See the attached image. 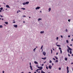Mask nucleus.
<instances>
[{
  "instance_id": "35",
  "label": "nucleus",
  "mask_w": 73,
  "mask_h": 73,
  "mask_svg": "<svg viewBox=\"0 0 73 73\" xmlns=\"http://www.w3.org/2000/svg\"><path fill=\"white\" fill-rule=\"evenodd\" d=\"M66 32H68V30L67 29H66Z\"/></svg>"
},
{
  "instance_id": "54",
  "label": "nucleus",
  "mask_w": 73,
  "mask_h": 73,
  "mask_svg": "<svg viewBox=\"0 0 73 73\" xmlns=\"http://www.w3.org/2000/svg\"><path fill=\"white\" fill-rule=\"evenodd\" d=\"M1 20H4V19H3V18H2Z\"/></svg>"
},
{
  "instance_id": "2",
  "label": "nucleus",
  "mask_w": 73,
  "mask_h": 73,
  "mask_svg": "<svg viewBox=\"0 0 73 73\" xmlns=\"http://www.w3.org/2000/svg\"><path fill=\"white\" fill-rule=\"evenodd\" d=\"M42 67H40V68L39 69H37V70H36V72H38V70H42Z\"/></svg>"
},
{
  "instance_id": "51",
  "label": "nucleus",
  "mask_w": 73,
  "mask_h": 73,
  "mask_svg": "<svg viewBox=\"0 0 73 73\" xmlns=\"http://www.w3.org/2000/svg\"><path fill=\"white\" fill-rule=\"evenodd\" d=\"M3 73H4V71H3Z\"/></svg>"
},
{
  "instance_id": "7",
  "label": "nucleus",
  "mask_w": 73,
  "mask_h": 73,
  "mask_svg": "<svg viewBox=\"0 0 73 73\" xmlns=\"http://www.w3.org/2000/svg\"><path fill=\"white\" fill-rule=\"evenodd\" d=\"M6 7L7 8H10V7L9 6V5H6Z\"/></svg>"
},
{
  "instance_id": "1",
  "label": "nucleus",
  "mask_w": 73,
  "mask_h": 73,
  "mask_svg": "<svg viewBox=\"0 0 73 73\" xmlns=\"http://www.w3.org/2000/svg\"><path fill=\"white\" fill-rule=\"evenodd\" d=\"M67 48H68V49H67V52L68 53H70V54H72V51L71 50H72V49L70 48L69 46H68V45H67ZM69 50H70V52H69Z\"/></svg>"
},
{
  "instance_id": "24",
  "label": "nucleus",
  "mask_w": 73,
  "mask_h": 73,
  "mask_svg": "<svg viewBox=\"0 0 73 73\" xmlns=\"http://www.w3.org/2000/svg\"><path fill=\"white\" fill-rule=\"evenodd\" d=\"M3 7H1L0 8L1 10H3Z\"/></svg>"
},
{
  "instance_id": "50",
  "label": "nucleus",
  "mask_w": 73,
  "mask_h": 73,
  "mask_svg": "<svg viewBox=\"0 0 73 73\" xmlns=\"http://www.w3.org/2000/svg\"><path fill=\"white\" fill-rule=\"evenodd\" d=\"M31 70H33V69L32 68H31Z\"/></svg>"
},
{
  "instance_id": "37",
  "label": "nucleus",
  "mask_w": 73,
  "mask_h": 73,
  "mask_svg": "<svg viewBox=\"0 0 73 73\" xmlns=\"http://www.w3.org/2000/svg\"><path fill=\"white\" fill-rule=\"evenodd\" d=\"M59 70H61V68H59Z\"/></svg>"
},
{
  "instance_id": "42",
  "label": "nucleus",
  "mask_w": 73,
  "mask_h": 73,
  "mask_svg": "<svg viewBox=\"0 0 73 73\" xmlns=\"http://www.w3.org/2000/svg\"><path fill=\"white\" fill-rule=\"evenodd\" d=\"M41 67H38V68L39 69H40V68Z\"/></svg>"
},
{
  "instance_id": "53",
  "label": "nucleus",
  "mask_w": 73,
  "mask_h": 73,
  "mask_svg": "<svg viewBox=\"0 0 73 73\" xmlns=\"http://www.w3.org/2000/svg\"><path fill=\"white\" fill-rule=\"evenodd\" d=\"M52 49H53V50H54V48H52Z\"/></svg>"
},
{
  "instance_id": "8",
  "label": "nucleus",
  "mask_w": 73,
  "mask_h": 73,
  "mask_svg": "<svg viewBox=\"0 0 73 73\" xmlns=\"http://www.w3.org/2000/svg\"><path fill=\"white\" fill-rule=\"evenodd\" d=\"M64 60H65V61H67V60H68V58L66 57L65 58H64Z\"/></svg>"
},
{
  "instance_id": "36",
  "label": "nucleus",
  "mask_w": 73,
  "mask_h": 73,
  "mask_svg": "<svg viewBox=\"0 0 73 73\" xmlns=\"http://www.w3.org/2000/svg\"><path fill=\"white\" fill-rule=\"evenodd\" d=\"M61 38H63V36L62 35H61Z\"/></svg>"
},
{
  "instance_id": "34",
  "label": "nucleus",
  "mask_w": 73,
  "mask_h": 73,
  "mask_svg": "<svg viewBox=\"0 0 73 73\" xmlns=\"http://www.w3.org/2000/svg\"><path fill=\"white\" fill-rule=\"evenodd\" d=\"M30 68H32V66H30Z\"/></svg>"
},
{
  "instance_id": "49",
  "label": "nucleus",
  "mask_w": 73,
  "mask_h": 73,
  "mask_svg": "<svg viewBox=\"0 0 73 73\" xmlns=\"http://www.w3.org/2000/svg\"><path fill=\"white\" fill-rule=\"evenodd\" d=\"M44 64H45V63H46V61H45V62H44Z\"/></svg>"
},
{
  "instance_id": "5",
  "label": "nucleus",
  "mask_w": 73,
  "mask_h": 73,
  "mask_svg": "<svg viewBox=\"0 0 73 73\" xmlns=\"http://www.w3.org/2000/svg\"><path fill=\"white\" fill-rule=\"evenodd\" d=\"M40 8V7H37L36 8H35V9L37 10V9H38Z\"/></svg>"
},
{
  "instance_id": "46",
  "label": "nucleus",
  "mask_w": 73,
  "mask_h": 73,
  "mask_svg": "<svg viewBox=\"0 0 73 73\" xmlns=\"http://www.w3.org/2000/svg\"><path fill=\"white\" fill-rule=\"evenodd\" d=\"M29 64H30V66H31V63H30Z\"/></svg>"
},
{
  "instance_id": "44",
  "label": "nucleus",
  "mask_w": 73,
  "mask_h": 73,
  "mask_svg": "<svg viewBox=\"0 0 73 73\" xmlns=\"http://www.w3.org/2000/svg\"><path fill=\"white\" fill-rule=\"evenodd\" d=\"M70 37V35H68V37Z\"/></svg>"
},
{
  "instance_id": "47",
  "label": "nucleus",
  "mask_w": 73,
  "mask_h": 73,
  "mask_svg": "<svg viewBox=\"0 0 73 73\" xmlns=\"http://www.w3.org/2000/svg\"><path fill=\"white\" fill-rule=\"evenodd\" d=\"M58 54V52H57L56 53V55H57Z\"/></svg>"
},
{
  "instance_id": "45",
  "label": "nucleus",
  "mask_w": 73,
  "mask_h": 73,
  "mask_svg": "<svg viewBox=\"0 0 73 73\" xmlns=\"http://www.w3.org/2000/svg\"><path fill=\"white\" fill-rule=\"evenodd\" d=\"M23 17H26V16L25 15H23Z\"/></svg>"
},
{
  "instance_id": "14",
  "label": "nucleus",
  "mask_w": 73,
  "mask_h": 73,
  "mask_svg": "<svg viewBox=\"0 0 73 73\" xmlns=\"http://www.w3.org/2000/svg\"><path fill=\"white\" fill-rule=\"evenodd\" d=\"M51 10V9L50 8H49L48 9L49 12H50Z\"/></svg>"
},
{
  "instance_id": "26",
  "label": "nucleus",
  "mask_w": 73,
  "mask_h": 73,
  "mask_svg": "<svg viewBox=\"0 0 73 73\" xmlns=\"http://www.w3.org/2000/svg\"><path fill=\"white\" fill-rule=\"evenodd\" d=\"M67 73H69V70H67Z\"/></svg>"
},
{
  "instance_id": "29",
  "label": "nucleus",
  "mask_w": 73,
  "mask_h": 73,
  "mask_svg": "<svg viewBox=\"0 0 73 73\" xmlns=\"http://www.w3.org/2000/svg\"><path fill=\"white\" fill-rule=\"evenodd\" d=\"M49 63H52V60H50L49 61Z\"/></svg>"
},
{
  "instance_id": "31",
  "label": "nucleus",
  "mask_w": 73,
  "mask_h": 73,
  "mask_svg": "<svg viewBox=\"0 0 73 73\" xmlns=\"http://www.w3.org/2000/svg\"><path fill=\"white\" fill-rule=\"evenodd\" d=\"M59 49L61 50V47H59Z\"/></svg>"
},
{
  "instance_id": "39",
  "label": "nucleus",
  "mask_w": 73,
  "mask_h": 73,
  "mask_svg": "<svg viewBox=\"0 0 73 73\" xmlns=\"http://www.w3.org/2000/svg\"><path fill=\"white\" fill-rule=\"evenodd\" d=\"M56 40H58V37H57L56 38Z\"/></svg>"
},
{
  "instance_id": "9",
  "label": "nucleus",
  "mask_w": 73,
  "mask_h": 73,
  "mask_svg": "<svg viewBox=\"0 0 73 73\" xmlns=\"http://www.w3.org/2000/svg\"><path fill=\"white\" fill-rule=\"evenodd\" d=\"M29 3V2H26V4H28Z\"/></svg>"
},
{
  "instance_id": "25",
  "label": "nucleus",
  "mask_w": 73,
  "mask_h": 73,
  "mask_svg": "<svg viewBox=\"0 0 73 73\" xmlns=\"http://www.w3.org/2000/svg\"><path fill=\"white\" fill-rule=\"evenodd\" d=\"M67 70H69V67H67Z\"/></svg>"
},
{
  "instance_id": "19",
  "label": "nucleus",
  "mask_w": 73,
  "mask_h": 73,
  "mask_svg": "<svg viewBox=\"0 0 73 73\" xmlns=\"http://www.w3.org/2000/svg\"><path fill=\"white\" fill-rule=\"evenodd\" d=\"M42 48H43V45H42L41 47V49H42Z\"/></svg>"
},
{
  "instance_id": "62",
  "label": "nucleus",
  "mask_w": 73,
  "mask_h": 73,
  "mask_svg": "<svg viewBox=\"0 0 73 73\" xmlns=\"http://www.w3.org/2000/svg\"><path fill=\"white\" fill-rule=\"evenodd\" d=\"M52 66L53 65V63H52Z\"/></svg>"
},
{
  "instance_id": "3",
  "label": "nucleus",
  "mask_w": 73,
  "mask_h": 73,
  "mask_svg": "<svg viewBox=\"0 0 73 73\" xmlns=\"http://www.w3.org/2000/svg\"><path fill=\"white\" fill-rule=\"evenodd\" d=\"M43 54H44V55L45 56L46 55V52H42Z\"/></svg>"
},
{
  "instance_id": "63",
  "label": "nucleus",
  "mask_w": 73,
  "mask_h": 73,
  "mask_svg": "<svg viewBox=\"0 0 73 73\" xmlns=\"http://www.w3.org/2000/svg\"><path fill=\"white\" fill-rule=\"evenodd\" d=\"M40 13H41V11H40Z\"/></svg>"
},
{
  "instance_id": "48",
  "label": "nucleus",
  "mask_w": 73,
  "mask_h": 73,
  "mask_svg": "<svg viewBox=\"0 0 73 73\" xmlns=\"http://www.w3.org/2000/svg\"><path fill=\"white\" fill-rule=\"evenodd\" d=\"M42 66H44V64H42Z\"/></svg>"
},
{
  "instance_id": "64",
  "label": "nucleus",
  "mask_w": 73,
  "mask_h": 73,
  "mask_svg": "<svg viewBox=\"0 0 73 73\" xmlns=\"http://www.w3.org/2000/svg\"><path fill=\"white\" fill-rule=\"evenodd\" d=\"M34 73H36V72H34Z\"/></svg>"
},
{
  "instance_id": "10",
  "label": "nucleus",
  "mask_w": 73,
  "mask_h": 73,
  "mask_svg": "<svg viewBox=\"0 0 73 73\" xmlns=\"http://www.w3.org/2000/svg\"><path fill=\"white\" fill-rule=\"evenodd\" d=\"M40 33L41 34H42V33L43 34L44 33V31H41Z\"/></svg>"
},
{
  "instance_id": "28",
  "label": "nucleus",
  "mask_w": 73,
  "mask_h": 73,
  "mask_svg": "<svg viewBox=\"0 0 73 73\" xmlns=\"http://www.w3.org/2000/svg\"><path fill=\"white\" fill-rule=\"evenodd\" d=\"M46 57H45V58H44V60H46Z\"/></svg>"
},
{
  "instance_id": "59",
  "label": "nucleus",
  "mask_w": 73,
  "mask_h": 73,
  "mask_svg": "<svg viewBox=\"0 0 73 73\" xmlns=\"http://www.w3.org/2000/svg\"><path fill=\"white\" fill-rule=\"evenodd\" d=\"M71 64H73V62H72Z\"/></svg>"
},
{
  "instance_id": "17",
  "label": "nucleus",
  "mask_w": 73,
  "mask_h": 73,
  "mask_svg": "<svg viewBox=\"0 0 73 73\" xmlns=\"http://www.w3.org/2000/svg\"><path fill=\"white\" fill-rule=\"evenodd\" d=\"M23 5H25L26 4V3H23Z\"/></svg>"
},
{
  "instance_id": "30",
  "label": "nucleus",
  "mask_w": 73,
  "mask_h": 73,
  "mask_svg": "<svg viewBox=\"0 0 73 73\" xmlns=\"http://www.w3.org/2000/svg\"><path fill=\"white\" fill-rule=\"evenodd\" d=\"M46 68L47 69H48V66H46Z\"/></svg>"
},
{
  "instance_id": "41",
  "label": "nucleus",
  "mask_w": 73,
  "mask_h": 73,
  "mask_svg": "<svg viewBox=\"0 0 73 73\" xmlns=\"http://www.w3.org/2000/svg\"><path fill=\"white\" fill-rule=\"evenodd\" d=\"M68 56H69V57H70V54H68Z\"/></svg>"
},
{
  "instance_id": "61",
  "label": "nucleus",
  "mask_w": 73,
  "mask_h": 73,
  "mask_svg": "<svg viewBox=\"0 0 73 73\" xmlns=\"http://www.w3.org/2000/svg\"><path fill=\"white\" fill-rule=\"evenodd\" d=\"M42 59H43L44 60V58H42Z\"/></svg>"
},
{
  "instance_id": "23",
  "label": "nucleus",
  "mask_w": 73,
  "mask_h": 73,
  "mask_svg": "<svg viewBox=\"0 0 73 73\" xmlns=\"http://www.w3.org/2000/svg\"><path fill=\"white\" fill-rule=\"evenodd\" d=\"M0 28H3V26L1 25H0Z\"/></svg>"
},
{
  "instance_id": "20",
  "label": "nucleus",
  "mask_w": 73,
  "mask_h": 73,
  "mask_svg": "<svg viewBox=\"0 0 73 73\" xmlns=\"http://www.w3.org/2000/svg\"><path fill=\"white\" fill-rule=\"evenodd\" d=\"M66 42L67 43H69V41H68V40H66Z\"/></svg>"
},
{
  "instance_id": "40",
  "label": "nucleus",
  "mask_w": 73,
  "mask_h": 73,
  "mask_svg": "<svg viewBox=\"0 0 73 73\" xmlns=\"http://www.w3.org/2000/svg\"><path fill=\"white\" fill-rule=\"evenodd\" d=\"M0 17H3V16L2 15H0Z\"/></svg>"
},
{
  "instance_id": "13",
  "label": "nucleus",
  "mask_w": 73,
  "mask_h": 73,
  "mask_svg": "<svg viewBox=\"0 0 73 73\" xmlns=\"http://www.w3.org/2000/svg\"><path fill=\"white\" fill-rule=\"evenodd\" d=\"M41 73H45V72H44V71H43V70H41Z\"/></svg>"
},
{
  "instance_id": "22",
  "label": "nucleus",
  "mask_w": 73,
  "mask_h": 73,
  "mask_svg": "<svg viewBox=\"0 0 73 73\" xmlns=\"http://www.w3.org/2000/svg\"><path fill=\"white\" fill-rule=\"evenodd\" d=\"M56 45L57 46H58L59 47H60V45H57V44H56Z\"/></svg>"
},
{
  "instance_id": "56",
  "label": "nucleus",
  "mask_w": 73,
  "mask_h": 73,
  "mask_svg": "<svg viewBox=\"0 0 73 73\" xmlns=\"http://www.w3.org/2000/svg\"><path fill=\"white\" fill-rule=\"evenodd\" d=\"M2 11L1 10H0V12H1Z\"/></svg>"
},
{
  "instance_id": "16",
  "label": "nucleus",
  "mask_w": 73,
  "mask_h": 73,
  "mask_svg": "<svg viewBox=\"0 0 73 73\" xmlns=\"http://www.w3.org/2000/svg\"><path fill=\"white\" fill-rule=\"evenodd\" d=\"M22 9H23V10H25V8H21Z\"/></svg>"
},
{
  "instance_id": "33",
  "label": "nucleus",
  "mask_w": 73,
  "mask_h": 73,
  "mask_svg": "<svg viewBox=\"0 0 73 73\" xmlns=\"http://www.w3.org/2000/svg\"><path fill=\"white\" fill-rule=\"evenodd\" d=\"M53 59L54 60H56V59H55V58H53Z\"/></svg>"
},
{
  "instance_id": "60",
  "label": "nucleus",
  "mask_w": 73,
  "mask_h": 73,
  "mask_svg": "<svg viewBox=\"0 0 73 73\" xmlns=\"http://www.w3.org/2000/svg\"><path fill=\"white\" fill-rule=\"evenodd\" d=\"M28 73H31V72H29Z\"/></svg>"
},
{
  "instance_id": "21",
  "label": "nucleus",
  "mask_w": 73,
  "mask_h": 73,
  "mask_svg": "<svg viewBox=\"0 0 73 73\" xmlns=\"http://www.w3.org/2000/svg\"><path fill=\"white\" fill-rule=\"evenodd\" d=\"M60 53L61 54H62V50H60Z\"/></svg>"
},
{
  "instance_id": "6",
  "label": "nucleus",
  "mask_w": 73,
  "mask_h": 73,
  "mask_svg": "<svg viewBox=\"0 0 73 73\" xmlns=\"http://www.w3.org/2000/svg\"><path fill=\"white\" fill-rule=\"evenodd\" d=\"M13 27H15V28H17V25H13Z\"/></svg>"
},
{
  "instance_id": "11",
  "label": "nucleus",
  "mask_w": 73,
  "mask_h": 73,
  "mask_svg": "<svg viewBox=\"0 0 73 73\" xmlns=\"http://www.w3.org/2000/svg\"><path fill=\"white\" fill-rule=\"evenodd\" d=\"M34 63L35 64H38V63L36 61L34 62Z\"/></svg>"
},
{
  "instance_id": "52",
  "label": "nucleus",
  "mask_w": 73,
  "mask_h": 73,
  "mask_svg": "<svg viewBox=\"0 0 73 73\" xmlns=\"http://www.w3.org/2000/svg\"><path fill=\"white\" fill-rule=\"evenodd\" d=\"M17 13H19V11H17Z\"/></svg>"
},
{
  "instance_id": "18",
  "label": "nucleus",
  "mask_w": 73,
  "mask_h": 73,
  "mask_svg": "<svg viewBox=\"0 0 73 73\" xmlns=\"http://www.w3.org/2000/svg\"><path fill=\"white\" fill-rule=\"evenodd\" d=\"M36 48L34 49L33 50H34V52H35V51H36V50H36Z\"/></svg>"
},
{
  "instance_id": "43",
  "label": "nucleus",
  "mask_w": 73,
  "mask_h": 73,
  "mask_svg": "<svg viewBox=\"0 0 73 73\" xmlns=\"http://www.w3.org/2000/svg\"><path fill=\"white\" fill-rule=\"evenodd\" d=\"M52 50H51V53H52Z\"/></svg>"
},
{
  "instance_id": "12",
  "label": "nucleus",
  "mask_w": 73,
  "mask_h": 73,
  "mask_svg": "<svg viewBox=\"0 0 73 73\" xmlns=\"http://www.w3.org/2000/svg\"><path fill=\"white\" fill-rule=\"evenodd\" d=\"M5 24H6L7 25H8V22H5Z\"/></svg>"
},
{
  "instance_id": "15",
  "label": "nucleus",
  "mask_w": 73,
  "mask_h": 73,
  "mask_svg": "<svg viewBox=\"0 0 73 73\" xmlns=\"http://www.w3.org/2000/svg\"><path fill=\"white\" fill-rule=\"evenodd\" d=\"M55 58H56V60H58V58H57V57L55 56H54Z\"/></svg>"
},
{
  "instance_id": "32",
  "label": "nucleus",
  "mask_w": 73,
  "mask_h": 73,
  "mask_svg": "<svg viewBox=\"0 0 73 73\" xmlns=\"http://www.w3.org/2000/svg\"><path fill=\"white\" fill-rule=\"evenodd\" d=\"M68 21H69V22H70V19H68Z\"/></svg>"
},
{
  "instance_id": "27",
  "label": "nucleus",
  "mask_w": 73,
  "mask_h": 73,
  "mask_svg": "<svg viewBox=\"0 0 73 73\" xmlns=\"http://www.w3.org/2000/svg\"><path fill=\"white\" fill-rule=\"evenodd\" d=\"M40 20H41V19H38V21H40Z\"/></svg>"
},
{
  "instance_id": "57",
  "label": "nucleus",
  "mask_w": 73,
  "mask_h": 73,
  "mask_svg": "<svg viewBox=\"0 0 73 73\" xmlns=\"http://www.w3.org/2000/svg\"><path fill=\"white\" fill-rule=\"evenodd\" d=\"M71 56H73V54H72Z\"/></svg>"
},
{
  "instance_id": "55",
  "label": "nucleus",
  "mask_w": 73,
  "mask_h": 73,
  "mask_svg": "<svg viewBox=\"0 0 73 73\" xmlns=\"http://www.w3.org/2000/svg\"><path fill=\"white\" fill-rule=\"evenodd\" d=\"M16 23V22L15 21L13 22V23Z\"/></svg>"
},
{
  "instance_id": "38",
  "label": "nucleus",
  "mask_w": 73,
  "mask_h": 73,
  "mask_svg": "<svg viewBox=\"0 0 73 73\" xmlns=\"http://www.w3.org/2000/svg\"><path fill=\"white\" fill-rule=\"evenodd\" d=\"M56 62H58V60H56Z\"/></svg>"
},
{
  "instance_id": "58",
  "label": "nucleus",
  "mask_w": 73,
  "mask_h": 73,
  "mask_svg": "<svg viewBox=\"0 0 73 73\" xmlns=\"http://www.w3.org/2000/svg\"><path fill=\"white\" fill-rule=\"evenodd\" d=\"M70 46H72V44H70Z\"/></svg>"
},
{
  "instance_id": "4",
  "label": "nucleus",
  "mask_w": 73,
  "mask_h": 73,
  "mask_svg": "<svg viewBox=\"0 0 73 73\" xmlns=\"http://www.w3.org/2000/svg\"><path fill=\"white\" fill-rule=\"evenodd\" d=\"M52 66L49 65L48 66V68L50 69H52Z\"/></svg>"
}]
</instances>
